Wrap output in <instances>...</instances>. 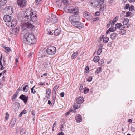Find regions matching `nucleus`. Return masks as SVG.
Returning <instances> with one entry per match:
<instances>
[{"label": "nucleus", "instance_id": "7c9ffc66", "mask_svg": "<svg viewBox=\"0 0 135 135\" xmlns=\"http://www.w3.org/2000/svg\"><path fill=\"white\" fill-rule=\"evenodd\" d=\"M118 17H119L118 16H116L115 17L113 20L111 24H112V25H114L115 22L118 20Z\"/></svg>", "mask_w": 135, "mask_h": 135}, {"label": "nucleus", "instance_id": "8fccbe9b", "mask_svg": "<svg viewBox=\"0 0 135 135\" xmlns=\"http://www.w3.org/2000/svg\"><path fill=\"white\" fill-rule=\"evenodd\" d=\"M42 0H35V4L36 5H37L39 3V2L42 1Z\"/></svg>", "mask_w": 135, "mask_h": 135}, {"label": "nucleus", "instance_id": "f704fd0d", "mask_svg": "<svg viewBox=\"0 0 135 135\" xmlns=\"http://www.w3.org/2000/svg\"><path fill=\"white\" fill-rule=\"evenodd\" d=\"M26 113V110H23L19 114V117H21L22 116V115L23 114H25Z\"/></svg>", "mask_w": 135, "mask_h": 135}, {"label": "nucleus", "instance_id": "603ef678", "mask_svg": "<svg viewBox=\"0 0 135 135\" xmlns=\"http://www.w3.org/2000/svg\"><path fill=\"white\" fill-rule=\"evenodd\" d=\"M50 97H49L48 96H47L46 95L44 98V100L46 101L48 99V98Z\"/></svg>", "mask_w": 135, "mask_h": 135}, {"label": "nucleus", "instance_id": "72a5a7b5", "mask_svg": "<svg viewBox=\"0 0 135 135\" xmlns=\"http://www.w3.org/2000/svg\"><path fill=\"white\" fill-rule=\"evenodd\" d=\"M78 54V52H74L71 55L72 59H74L75 58H76L77 56L76 55L77 54Z\"/></svg>", "mask_w": 135, "mask_h": 135}, {"label": "nucleus", "instance_id": "dca6fc26", "mask_svg": "<svg viewBox=\"0 0 135 135\" xmlns=\"http://www.w3.org/2000/svg\"><path fill=\"white\" fill-rule=\"evenodd\" d=\"M11 24H9V26H11L12 27H13L16 26L17 23V21L16 19H13L12 21L10 22Z\"/></svg>", "mask_w": 135, "mask_h": 135}, {"label": "nucleus", "instance_id": "c9c22d12", "mask_svg": "<svg viewBox=\"0 0 135 135\" xmlns=\"http://www.w3.org/2000/svg\"><path fill=\"white\" fill-rule=\"evenodd\" d=\"M109 40V38L108 37H105L104 38L103 40V41L104 43H107Z\"/></svg>", "mask_w": 135, "mask_h": 135}, {"label": "nucleus", "instance_id": "6ab92c4d", "mask_svg": "<svg viewBox=\"0 0 135 135\" xmlns=\"http://www.w3.org/2000/svg\"><path fill=\"white\" fill-rule=\"evenodd\" d=\"M56 1V5L57 7H60L62 5V0H55Z\"/></svg>", "mask_w": 135, "mask_h": 135}, {"label": "nucleus", "instance_id": "e2e57ef3", "mask_svg": "<svg viewBox=\"0 0 135 135\" xmlns=\"http://www.w3.org/2000/svg\"><path fill=\"white\" fill-rule=\"evenodd\" d=\"M83 86L82 85H81L80 86L79 90L80 91H81L83 90Z\"/></svg>", "mask_w": 135, "mask_h": 135}, {"label": "nucleus", "instance_id": "473e14b6", "mask_svg": "<svg viewBox=\"0 0 135 135\" xmlns=\"http://www.w3.org/2000/svg\"><path fill=\"white\" fill-rule=\"evenodd\" d=\"M20 133L21 135H23L26 133V131L25 129H21Z\"/></svg>", "mask_w": 135, "mask_h": 135}, {"label": "nucleus", "instance_id": "2eb2a0df", "mask_svg": "<svg viewBox=\"0 0 135 135\" xmlns=\"http://www.w3.org/2000/svg\"><path fill=\"white\" fill-rule=\"evenodd\" d=\"M84 101V99L83 97H80L78 98L76 100V103L77 104H81Z\"/></svg>", "mask_w": 135, "mask_h": 135}, {"label": "nucleus", "instance_id": "a878e982", "mask_svg": "<svg viewBox=\"0 0 135 135\" xmlns=\"http://www.w3.org/2000/svg\"><path fill=\"white\" fill-rule=\"evenodd\" d=\"M114 25H112V24H111V27L109 29V30L111 32H113L115 31L116 30V28L115 27H114Z\"/></svg>", "mask_w": 135, "mask_h": 135}, {"label": "nucleus", "instance_id": "2f4dec72", "mask_svg": "<svg viewBox=\"0 0 135 135\" xmlns=\"http://www.w3.org/2000/svg\"><path fill=\"white\" fill-rule=\"evenodd\" d=\"M129 19L127 18H126L123 21V23L124 25H127L129 22Z\"/></svg>", "mask_w": 135, "mask_h": 135}, {"label": "nucleus", "instance_id": "412c9836", "mask_svg": "<svg viewBox=\"0 0 135 135\" xmlns=\"http://www.w3.org/2000/svg\"><path fill=\"white\" fill-rule=\"evenodd\" d=\"M117 34L114 33H113L110 35V37L112 40L115 39L117 36Z\"/></svg>", "mask_w": 135, "mask_h": 135}, {"label": "nucleus", "instance_id": "f8f14e48", "mask_svg": "<svg viewBox=\"0 0 135 135\" xmlns=\"http://www.w3.org/2000/svg\"><path fill=\"white\" fill-rule=\"evenodd\" d=\"M19 98L23 100L25 104H26L27 102L28 97L25 95L22 94L19 97Z\"/></svg>", "mask_w": 135, "mask_h": 135}, {"label": "nucleus", "instance_id": "b1692460", "mask_svg": "<svg viewBox=\"0 0 135 135\" xmlns=\"http://www.w3.org/2000/svg\"><path fill=\"white\" fill-rule=\"evenodd\" d=\"M23 87V91L25 92H27L29 88L28 86L26 85L23 86V85L22 86Z\"/></svg>", "mask_w": 135, "mask_h": 135}, {"label": "nucleus", "instance_id": "a211bd4d", "mask_svg": "<svg viewBox=\"0 0 135 135\" xmlns=\"http://www.w3.org/2000/svg\"><path fill=\"white\" fill-rule=\"evenodd\" d=\"M100 6L99 7V10L101 11H103L106 8V6L105 4H103V3L100 4Z\"/></svg>", "mask_w": 135, "mask_h": 135}, {"label": "nucleus", "instance_id": "37998d69", "mask_svg": "<svg viewBox=\"0 0 135 135\" xmlns=\"http://www.w3.org/2000/svg\"><path fill=\"white\" fill-rule=\"evenodd\" d=\"M56 93H55L54 94L52 95V99L54 101V102L55 101L56 98Z\"/></svg>", "mask_w": 135, "mask_h": 135}, {"label": "nucleus", "instance_id": "4d7b16f0", "mask_svg": "<svg viewBox=\"0 0 135 135\" xmlns=\"http://www.w3.org/2000/svg\"><path fill=\"white\" fill-rule=\"evenodd\" d=\"M111 23V21H109V23L107 25V27L108 28L110 25Z\"/></svg>", "mask_w": 135, "mask_h": 135}, {"label": "nucleus", "instance_id": "c85d7f7f", "mask_svg": "<svg viewBox=\"0 0 135 135\" xmlns=\"http://www.w3.org/2000/svg\"><path fill=\"white\" fill-rule=\"evenodd\" d=\"M100 59L99 57L98 56H95L93 58V61L95 62H98Z\"/></svg>", "mask_w": 135, "mask_h": 135}, {"label": "nucleus", "instance_id": "0eeeda50", "mask_svg": "<svg viewBox=\"0 0 135 135\" xmlns=\"http://www.w3.org/2000/svg\"><path fill=\"white\" fill-rule=\"evenodd\" d=\"M104 0H95L90 3L91 5L94 7H97L100 3H103Z\"/></svg>", "mask_w": 135, "mask_h": 135}, {"label": "nucleus", "instance_id": "6e6552de", "mask_svg": "<svg viewBox=\"0 0 135 135\" xmlns=\"http://www.w3.org/2000/svg\"><path fill=\"white\" fill-rule=\"evenodd\" d=\"M56 48L55 47H49L47 49L46 52L49 55L54 54L56 53Z\"/></svg>", "mask_w": 135, "mask_h": 135}, {"label": "nucleus", "instance_id": "a18cd8bd", "mask_svg": "<svg viewBox=\"0 0 135 135\" xmlns=\"http://www.w3.org/2000/svg\"><path fill=\"white\" fill-rule=\"evenodd\" d=\"M6 116L5 117V119L7 120H8L9 118V115L7 112H6Z\"/></svg>", "mask_w": 135, "mask_h": 135}, {"label": "nucleus", "instance_id": "58836bf2", "mask_svg": "<svg viewBox=\"0 0 135 135\" xmlns=\"http://www.w3.org/2000/svg\"><path fill=\"white\" fill-rule=\"evenodd\" d=\"M102 51V49L101 48H99L97 52V54L98 55H99L101 53Z\"/></svg>", "mask_w": 135, "mask_h": 135}, {"label": "nucleus", "instance_id": "052dcab7", "mask_svg": "<svg viewBox=\"0 0 135 135\" xmlns=\"http://www.w3.org/2000/svg\"><path fill=\"white\" fill-rule=\"evenodd\" d=\"M104 38V35H102L100 37V41H102L103 39Z\"/></svg>", "mask_w": 135, "mask_h": 135}, {"label": "nucleus", "instance_id": "79ce46f5", "mask_svg": "<svg viewBox=\"0 0 135 135\" xmlns=\"http://www.w3.org/2000/svg\"><path fill=\"white\" fill-rule=\"evenodd\" d=\"M132 14V13L130 12H126V16L127 17H128L129 16H130Z\"/></svg>", "mask_w": 135, "mask_h": 135}, {"label": "nucleus", "instance_id": "9b49d317", "mask_svg": "<svg viewBox=\"0 0 135 135\" xmlns=\"http://www.w3.org/2000/svg\"><path fill=\"white\" fill-rule=\"evenodd\" d=\"M4 11L6 13L9 14H11L13 12V8L11 6H7L5 8Z\"/></svg>", "mask_w": 135, "mask_h": 135}, {"label": "nucleus", "instance_id": "393cba45", "mask_svg": "<svg viewBox=\"0 0 135 135\" xmlns=\"http://www.w3.org/2000/svg\"><path fill=\"white\" fill-rule=\"evenodd\" d=\"M61 32V30L59 29H56L54 31V33L55 35L57 36L59 35Z\"/></svg>", "mask_w": 135, "mask_h": 135}, {"label": "nucleus", "instance_id": "39448f33", "mask_svg": "<svg viewBox=\"0 0 135 135\" xmlns=\"http://www.w3.org/2000/svg\"><path fill=\"white\" fill-rule=\"evenodd\" d=\"M34 26L32 24L29 22L24 23L22 25V28L23 30H32L34 28Z\"/></svg>", "mask_w": 135, "mask_h": 135}, {"label": "nucleus", "instance_id": "c756f323", "mask_svg": "<svg viewBox=\"0 0 135 135\" xmlns=\"http://www.w3.org/2000/svg\"><path fill=\"white\" fill-rule=\"evenodd\" d=\"M7 2V0H0V5L3 6Z\"/></svg>", "mask_w": 135, "mask_h": 135}, {"label": "nucleus", "instance_id": "4c0bfd02", "mask_svg": "<svg viewBox=\"0 0 135 135\" xmlns=\"http://www.w3.org/2000/svg\"><path fill=\"white\" fill-rule=\"evenodd\" d=\"M129 11H133L134 10V7L133 5L131 6L129 8Z\"/></svg>", "mask_w": 135, "mask_h": 135}, {"label": "nucleus", "instance_id": "7ed1b4c3", "mask_svg": "<svg viewBox=\"0 0 135 135\" xmlns=\"http://www.w3.org/2000/svg\"><path fill=\"white\" fill-rule=\"evenodd\" d=\"M26 15L25 17L28 21L32 22L35 21L37 20V17L30 10H27L26 11Z\"/></svg>", "mask_w": 135, "mask_h": 135}, {"label": "nucleus", "instance_id": "9d476101", "mask_svg": "<svg viewBox=\"0 0 135 135\" xmlns=\"http://www.w3.org/2000/svg\"><path fill=\"white\" fill-rule=\"evenodd\" d=\"M83 15L84 17L88 20H91L92 18V15L88 12H84L83 13Z\"/></svg>", "mask_w": 135, "mask_h": 135}, {"label": "nucleus", "instance_id": "4468645a", "mask_svg": "<svg viewBox=\"0 0 135 135\" xmlns=\"http://www.w3.org/2000/svg\"><path fill=\"white\" fill-rule=\"evenodd\" d=\"M115 27L116 28V29L118 28L120 30H123L125 28V26L124 25L120 23H117L115 25Z\"/></svg>", "mask_w": 135, "mask_h": 135}, {"label": "nucleus", "instance_id": "bf43d9fd", "mask_svg": "<svg viewBox=\"0 0 135 135\" xmlns=\"http://www.w3.org/2000/svg\"><path fill=\"white\" fill-rule=\"evenodd\" d=\"M100 14V13L99 12L97 11L95 13V15L96 16H99Z\"/></svg>", "mask_w": 135, "mask_h": 135}, {"label": "nucleus", "instance_id": "338daca9", "mask_svg": "<svg viewBox=\"0 0 135 135\" xmlns=\"http://www.w3.org/2000/svg\"><path fill=\"white\" fill-rule=\"evenodd\" d=\"M5 77L4 76H3L2 77V80L3 82H4L5 81Z\"/></svg>", "mask_w": 135, "mask_h": 135}, {"label": "nucleus", "instance_id": "c03bdc74", "mask_svg": "<svg viewBox=\"0 0 135 135\" xmlns=\"http://www.w3.org/2000/svg\"><path fill=\"white\" fill-rule=\"evenodd\" d=\"M5 68V67H3V66H2V64L1 62V60H0V70H3Z\"/></svg>", "mask_w": 135, "mask_h": 135}, {"label": "nucleus", "instance_id": "e433bc0d", "mask_svg": "<svg viewBox=\"0 0 135 135\" xmlns=\"http://www.w3.org/2000/svg\"><path fill=\"white\" fill-rule=\"evenodd\" d=\"M89 91V89L86 87H85L84 88V94H87Z\"/></svg>", "mask_w": 135, "mask_h": 135}, {"label": "nucleus", "instance_id": "ddd939ff", "mask_svg": "<svg viewBox=\"0 0 135 135\" xmlns=\"http://www.w3.org/2000/svg\"><path fill=\"white\" fill-rule=\"evenodd\" d=\"M3 19L5 22H10L11 20V17L9 15H6L4 16Z\"/></svg>", "mask_w": 135, "mask_h": 135}, {"label": "nucleus", "instance_id": "680f3d73", "mask_svg": "<svg viewBox=\"0 0 135 135\" xmlns=\"http://www.w3.org/2000/svg\"><path fill=\"white\" fill-rule=\"evenodd\" d=\"M65 94L64 92H62L60 93V96L61 97H63L64 95Z\"/></svg>", "mask_w": 135, "mask_h": 135}, {"label": "nucleus", "instance_id": "20e7f679", "mask_svg": "<svg viewBox=\"0 0 135 135\" xmlns=\"http://www.w3.org/2000/svg\"><path fill=\"white\" fill-rule=\"evenodd\" d=\"M64 11L70 13H74L78 14L79 9L78 7L74 8L72 6L70 5L65 6L64 7Z\"/></svg>", "mask_w": 135, "mask_h": 135}, {"label": "nucleus", "instance_id": "ea45409f", "mask_svg": "<svg viewBox=\"0 0 135 135\" xmlns=\"http://www.w3.org/2000/svg\"><path fill=\"white\" fill-rule=\"evenodd\" d=\"M101 68L100 67L99 68L96 70L95 73H96L97 74L99 73L100 72H101Z\"/></svg>", "mask_w": 135, "mask_h": 135}, {"label": "nucleus", "instance_id": "13d9d810", "mask_svg": "<svg viewBox=\"0 0 135 135\" xmlns=\"http://www.w3.org/2000/svg\"><path fill=\"white\" fill-rule=\"evenodd\" d=\"M131 130L132 131L134 132L135 131V128L133 127H131Z\"/></svg>", "mask_w": 135, "mask_h": 135}, {"label": "nucleus", "instance_id": "f03ea898", "mask_svg": "<svg viewBox=\"0 0 135 135\" xmlns=\"http://www.w3.org/2000/svg\"><path fill=\"white\" fill-rule=\"evenodd\" d=\"M35 38L33 34L31 33H28L24 35L22 41L24 43L31 44H33V41H35Z\"/></svg>", "mask_w": 135, "mask_h": 135}, {"label": "nucleus", "instance_id": "0e129e2a", "mask_svg": "<svg viewBox=\"0 0 135 135\" xmlns=\"http://www.w3.org/2000/svg\"><path fill=\"white\" fill-rule=\"evenodd\" d=\"M31 114L32 115H33L34 117L35 116V112L33 110H32L31 111Z\"/></svg>", "mask_w": 135, "mask_h": 135}, {"label": "nucleus", "instance_id": "cd10ccee", "mask_svg": "<svg viewBox=\"0 0 135 135\" xmlns=\"http://www.w3.org/2000/svg\"><path fill=\"white\" fill-rule=\"evenodd\" d=\"M18 94V92L17 91L16 92L13 94V95L12 97V100L13 101H15V99L17 97Z\"/></svg>", "mask_w": 135, "mask_h": 135}, {"label": "nucleus", "instance_id": "69168bd1", "mask_svg": "<svg viewBox=\"0 0 135 135\" xmlns=\"http://www.w3.org/2000/svg\"><path fill=\"white\" fill-rule=\"evenodd\" d=\"M57 135H64V134L62 132H61L60 133L58 134Z\"/></svg>", "mask_w": 135, "mask_h": 135}, {"label": "nucleus", "instance_id": "de8ad7c7", "mask_svg": "<svg viewBox=\"0 0 135 135\" xmlns=\"http://www.w3.org/2000/svg\"><path fill=\"white\" fill-rule=\"evenodd\" d=\"M35 86H34L33 87H32L31 89V92L33 93V94H35V93L36 92V91L35 90H33V89L35 87Z\"/></svg>", "mask_w": 135, "mask_h": 135}, {"label": "nucleus", "instance_id": "3c124183", "mask_svg": "<svg viewBox=\"0 0 135 135\" xmlns=\"http://www.w3.org/2000/svg\"><path fill=\"white\" fill-rule=\"evenodd\" d=\"M122 30V31L120 33V34L123 35L126 32V31L125 30H124V29L123 30Z\"/></svg>", "mask_w": 135, "mask_h": 135}, {"label": "nucleus", "instance_id": "6e6d98bb", "mask_svg": "<svg viewBox=\"0 0 135 135\" xmlns=\"http://www.w3.org/2000/svg\"><path fill=\"white\" fill-rule=\"evenodd\" d=\"M38 85H45V83H42L40 82L38 84Z\"/></svg>", "mask_w": 135, "mask_h": 135}, {"label": "nucleus", "instance_id": "bb28decb", "mask_svg": "<svg viewBox=\"0 0 135 135\" xmlns=\"http://www.w3.org/2000/svg\"><path fill=\"white\" fill-rule=\"evenodd\" d=\"M16 121V119L15 118H13L11 120V121L10 122V124L12 126H13L15 124Z\"/></svg>", "mask_w": 135, "mask_h": 135}, {"label": "nucleus", "instance_id": "f257e3e1", "mask_svg": "<svg viewBox=\"0 0 135 135\" xmlns=\"http://www.w3.org/2000/svg\"><path fill=\"white\" fill-rule=\"evenodd\" d=\"M80 17L78 13L73 14L70 16L69 20L71 24L79 29L82 28L84 27L83 24L80 22Z\"/></svg>", "mask_w": 135, "mask_h": 135}, {"label": "nucleus", "instance_id": "5701e85b", "mask_svg": "<svg viewBox=\"0 0 135 135\" xmlns=\"http://www.w3.org/2000/svg\"><path fill=\"white\" fill-rule=\"evenodd\" d=\"M46 94L47 96L50 97L51 93V90L50 89H47L46 90Z\"/></svg>", "mask_w": 135, "mask_h": 135}, {"label": "nucleus", "instance_id": "4be33fe9", "mask_svg": "<svg viewBox=\"0 0 135 135\" xmlns=\"http://www.w3.org/2000/svg\"><path fill=\"white\" fill-rule=\"evenodd\" d=\"M81 106V104H77V103H74L73 105V108L75 110H76L79 108Z\"/></svg>", "mask_w": 135, "mask_h": 135}, {"label": "nucleus", "instance_id": "aec40b11", "mask_svg": "<svg viewBox=\"0 0 135 135\" xmlns=\"http://www.w3.org/2000/svg\"><path fill=\"white\" fill-rule=\"evenodd\" d=\"M19 27H17L15 28H13L12 29V32L15 34H16L17 33H18L19 32Z\"/></svg>", "mask_w": 135, "mask_h": 135}, {"label": "nucleus", "instance_id": "423d86ee", "mask_svg": "<svg viewBox=\"0 0 135 135\" xmlns=\"http://www.w3.org/2000/svg\"><path fill=\"white\" fill-rule=\"evenodd\" d=\"M58 19L56 15L51 14L50 15L49 18L47 20V22H52L53 23H56L57 22Z\"/></svg>", "mask_w": 135, "mask_h": 135}, {"label": "nucleus", "instance_id": "774afa93", "mask_svg": "<svg viewBox=\"0 0 135 135\" xmlns=\"http://www.w3.org/2000/svg\"><path fill=\"white\" fill-rule=\"evenodd\" d=\"M132 120L131 119H128V122H129L130 123H131L132 122Z\"/></svg>", "mask_w": 135, "mask_h": 135}, {"label": "nucleus", "instance_id": "a19ab883", "mask_svg": "<svg viewBox=\"0 0 135 135\" xmlns=\"http://www.w3.org/2000/svg\"><path fill=\"white\" fill-rule=\"evenodd\" d=\"M62 2L64 4L67 5L68 4V0H62Z\"/></svg>", "mask_w": 135, "mask_h": 135}, {"label": "nucleus", "instance_id": "09e8293b", "mask_svg": "<svg viewBox=\"0 0 135 135\" xmlns=\"http://www.w3.org/2000/svg\"><path fill=\"white\" fill-rule=\"evenodd\" d=\"M3 48H4L5 50H7L8 52H9L11 50L8 47H3Z\"/></svg>", "mask_w": 135, "mask_h": 135}, {"label": "nucleus", "instance_id": "864d4df0", "mask_svg": "<svg viewBox=\"0 0 135 135\" xmlns=\"http://www.w3.org/2000/svg\"><path fill=\"white\" fill-rule=\"evenodd\" d=\"M129 7V4H126V6L124 7L125 9H127Z\"/></svg>", "mask_w": 135, "mask_h": 135}, {"label": "nucleus", "instance_id": "1a4fd4ad", "mask_svg": "<svg viewBox=\"0 0 135 135\" xmlns=\"http://www.w3.org/2000/svg\"><path fill=\"white\" fill-rule=\"evenodd\" d=\"M17 2L19 6L23 8L26 7L27 1L26 0H17Z\"/></svg>", "mask_w": 135, "mask_h": 135}, {"label": "nucleus", "instance_id": "f3484780", "mask_svg": "<svg viewBox=\"0 0 135 135\" xmlns=\"http://www.w3.org/2000/svg\"><path fill=\"white\" fill-rule=\"evenodd\" d=\"M75 120L76 121L78 122H80L82 121V118L81 116L79 114H78L76 116Z\"/></svg>", "mask_w": 135, "mask_h": 135}, {"label": "nucleus", "instance_id": "5fc2aeb1", "mask_svg": "<svg viewBox=\"0 0 135 135\" xmlns=\"http://www.w3.org/2000/svg\"><path fill=\"white\" fill-rule=\"evenodd\" d=\"M92 79V78L91 76L89 77L88 79H87V81L89 82L91 81Z\"/></svg>", "mask_w": 135, "mask_h": 135}, {"label": "nucleus", "instance_id": "49530a36", "mask_svg": "<svg viewBox=\"0 0 135 135\" xmlns=\"http://www.w3.org/2000/svg\"><path fill=\"white\" fill-rule=\"evenodd\" d=\"M58 87L59 86H58L57 85H56L54 87L53 89V90L54 91L55 93H56V90L57 89Z\"/></svg>", "mask_w": 135, "mask_h": 135}]
</instances>
